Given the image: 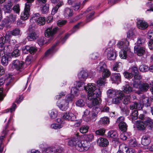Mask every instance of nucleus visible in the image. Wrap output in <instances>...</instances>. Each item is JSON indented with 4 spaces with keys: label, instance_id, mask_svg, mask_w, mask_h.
<instances>
[{
    "label": "nucleus",
    "instance_id": "0eeeda50",
    "mask_svg": "<svg viewBox=\"0 0 153 153\" xmlns=\"http://www.w3.org/2000/svg\"><path fill=\"white\" fill-rule=\"evenodd\" d=\"M62 117L63 119L66 120L74 121L77 120L76 116L72 113H64Z\"/></svg>",
    "mask_w": 153,
    "mask_h": 153
},
{
    "label": "nucleus",
    "instance_id": "ea45409f",
    "mask_svg": "<svg viewBox=\"0 0 153 153\" xmlns=\"http://www.w3.org/2000/svg\"><path fill=\"white\" fill-rule=\"evenodd\" d=\"M107 93L108 97L110 98H112L117 95V91L114 90L110 89L108 91Z\"/></svg>",
    "mask_w": 153,
    "mask_h": 153
},
{
    "label": "nucleus",
    "instance_id": "2f4dec72",
    "mask_svg": "<svg viewBox=\"0 0 153 153\" xmlns=\"http://www.w3.org/2000/svg\"><path fill=\"white\" fill-rule=\"evenodd\" d=\"M138 111L137 110H134L131 113L130 117L133 122V120H135L138 118Z\"/></svg>",
    "mask_w": 153,
    "mask_h": 153
},
{
    "label": "nucleus",
    "instance_id": "aec40b11",
    "mask_svg": "<svg viewBox=\"0 0 153 153\" xmlns=\"http://www.w3.org/2000/svg\"><path fill=\"white\" fill-rule=\"evenodd\" d=\"M88 76L86 71H82L78 75V77L80 80L84 81L86 79Z\"/></svg>",
    "mask_w": 153,
    "mask_h": 153
},
{
    "label": "nucleus",
    "instance_id": "c756f323",
    "mask_svg": "<svg viewBox=\"0 0 153 153\" xmlns=\"http://www.w3.org/2000/svg\"><path fill=\"white\" fill-rule=\"evenodd\" d=\"M2 56L1 59V62L2 64L4 66H6L8 64V56L7 54L4 53L3 55H0Z\"/></svg>",
    "mask_w": 153,
    "mask_h": 153
},
{
    "label": "nucleus",
    "instance_id": "052dcab7",
    "mask_svg": "<svg viewBox=\"0 0 153 153\" xmlns=\"http://www.w3.org/2000/svg\"><path fill=\"white\" fill-rule=\"evenodd\" d=\"M94 12L93 11L91 13L88 15L87 16L86 21L87 22L90 21L93 19V16Z\"/></svg>",
    "mask_w": 153,
    "mask_h": 153
},
{
    "label": "nucleus",
    "instance_id": "f8f14e48",
    "mask_svg": "<svg viewBox=\"0 0 153 153\" xmlns=\"http://www.w3.org/2000/svg\"><path fill=\"white\" fill-rule=\"evenodd\" d=\"M13 80L11 76L9 74L7 75L4 78L0 79V86L2 85L5 82L6 85H9Z\"/></svg>",
    "mask_w": 153,
    "mask_h": 153
},
{
    "label": "nucleus",
    "instance_id": "a18cd8bd",
    "mask_svg": "<svg viewBox=\"0 0 153 153\" xmlns=\"http://www.w3.org/2000/svg\"><path fill=\"white\" fill-rule=\"evenodd\" d=\"M49 114L51 118L55 119L57 116V112L55 110H52L50 111Z\"/></svg>",
    "mask_w": 153,
    "mask_h": 153
},
{
    "label": "nucleus",
    "instance_id": "6e6552de",
    "mask_svg": "<svg viewBox=\"0 0 153 153\" xmlns=\"http://www.w3.org/2000/svg\"><path fill=\"white\" fill-rule=\"evenodd\" d=\"M105 52L107 54L108 58L110 60H114L116 59V53L113 48H107L105 51Z\"/></svg>",
    "mask_w": 153,
    "mask_h": 153
},
{
    "label": "nucleus",
    "instance_id": "7ed1b4c3",
    "mask_svg": "<svg viewBox=\"0 0 153 153\" xmlns=\"http://www.w3.org/2000/svg\"><path fill=\"white\" fill-rule=\"evenodd\" d=\"M129 42L126 39H122L118 43L117 45L119 48L123 49L120 55L122 59H125L127 56L131 57L133 55V53L131 52L128 48Z\"/></svg>",
    "mask_w": 153,
    "mask_h": 153
},
{
    "label": "nucleus",
    "instance_id": "774afa93",
    "mask_svg": "<svg viewBox=\"0 0 153 153\" xmlns=\"http://www.w3.org/2000/svg\"><path fill=\"white\" fill-rule=\"evenodd\" d=\"M140 84L139 81H134L133 84V87L134 88H139L140 90Z\"/></svg>",
    "mask_w": 153,
    "mask_h": 153
},
{
    "label": "nucleus",
    "instance_id": "49530a36",
    "mask_svg": "<svg viewBox=\"0 0 153 153\" xmlns=\"http://www.w3.org/2000/svg\"><path fill=\"white\" fill-rule=\"evenodd\" d=\"M12 34L15 36H19L21 35L22 32L19 28H16L12 31Z\"/></svg>",
    "mask_w": 153,
    "mask_h": 153
},
{
    "label": "nucleus",
    "instance_id": "393cba45",
    "mask_svg": "<svg viewBox=\"0 0 153 153\" xmlns=\"http://www.w3.org/2000/svg\"><path fill=\"white\" fill-rule=\"evenodd\" d=\"M38 35L35 31H33L29 32L27 39L30 41H32L36 39L38 37Z\"/></svg>",
    "mask_w": 153,
    "mask_h": 153
},
{
    "label": "nucleus",
    "instance_id": "4d7b16f0",
    "mask_svg": "<svg viewBox=\"0 0 153 153\" xmlns=\"http://www.w3.org/2000/svg\"><path fill=\"white\" fill-rule=\"evenodd\" d=\"M105 131V130L104 128H100L97 130L95 133L97 135H102L104 134Z\"/></svg>",
    "mask_w": 153,
    "mask_h": 153
},
{
    "label": "nucleus",
    "instance_id": "4c0bfd02",
    "mask_svg": "<svg viewBox=\"0 0 153 153\" xmlns=\"http://www.w3.org/2000/svg\"><path fill=\"white\" fill-rule=\"evenodd\" d=\"M49 5L48 4H46L42 7L41 11L43 14L48 13L49 10Z\"/></svg>",
    "mask_w": 153,
    "mask_h": 153
},
{
    "label": "nucleus",
    "instance_id": "4468645a",
    "mask_svg": "<svg viewBox=\"0 0 153 153\" xmlns=\"http://www.w3.org/2000/svg\"><path fill=\"white\" fill-rule=\"evenodd\" d=\"M57 104V106L62 111H65L66 110L68 107V102H66L65 100L58 101Z\"/></svg>",
    "mask_w": 153,
    "mask_h": 153
},
{
    "label": "nucleus",
    "instance_id": "4be33fe9",
    "mask_svg": "<svg viewBox=\"0 0 153 153\" xmlns=\"http://www.w3.org/2000/svg\"><path fill=\"white\" fill-rule=\"evenodd\" d=\"M123 97V98L121 99V100H123V104H121L120 108L121 110L124 112L127 109L126 105L128 103L129 100L128 99L125 97L124 94V97Z\"/></svg>",
    "mask_w": 153,
    "mask_h": 153
},
{
    "label": "nucleus",
    "instance_id": "5fc2aeb1",
    "mask_svg": "<svg viewBox=\"0 0 153 153\" xmlns=\"http://www.w3.org/2000/svg\"><path fill=\"white\" fill-rule=\"evenodd\" d=\"M39 16V14L36 13L33 14L32 17L30 19V21L31 23H33L34 21H36L38 18L37 17Z\"/></svg>",
    "mask_w": 153,
    "mask_h": 153
},
{
    "label": "nucleus",
    "instance_id": "f03ea898",
    "mask_svg": "<svg viewBox=\"0 0 153 153\" xmlns=\"http://www.w3.org/2000/svg\"><path fill=\"white\" fill-rule=\"evenodd\" d=\"M97 70L99 72H102V78H100L97 82L98 86L104 85L106 81L105 78L108 77L110 75L109 71L106 68V65L103 62H100L97 67Z\"/></svg>",
    "mask_w": 153,
    "mask_h": 153
},
{
    "label": "nucleus",
    "instance_id": "338daca9",
    "mask_svg": "<svg viewBox=\"0 0 153 153\" xmlns=\"http://www.w3.org/2000/svg\"><path fill=\"white\" fill-rule=\"evenodd\" d=\"M54 46L52 47L51 48H50L45 53V56H47L50 54H51L53 52V50L54 49Z\"/></svg>",
    "mask_w": 153,
    "mask_h": 153
},
{
    "label": "nucleus",
    "instance_id": "cd10ccee",
    "mask_svg": "<svg viewBox=\"0 0 153 153\" xmlns=\"http://www.w3.org/2000/svg\"><path fill=\"white\" fill-rule=\"evenodd\" d=\"M141 104H140L142 105L143 107V105L146 107L149 106L151 105V100L149 99V98L147 97H145L143 98L141 101Z\"/></svg>",
    "mask_w": 153,
    "mask_h": 153
},
{
    "label": "nucleus",
    "instance_id": "e433bc0d",
    "mask_svg": "<svg viewBox=\"0 0 153 153\" xmlns=\"http://www.w3.org/2000/svg\"><path fill=\"white\" fill-rule=\"evenodd\" d=\"M120 75L119 73L113 74H112L111 78L113 81H120Z\"/></svg>",
    "mask_w": 153,
    "mask_h": 153
},
{
    "label": "nucleus",
    "instance_id": "423d86ee",
    "mask_svg": "<svg viewBox=\"0 0 153 153\" xmlns=\"http://www.w3.org/2000/svg\"><path fill=\"white\" fill-rule=\"evenodd\" d=\"M58 29L57 27L52 28V26H51L47 28L45 32V35L46 37H50L52 36L55 34Z\"/></svg>",
    "mask_w": 153,
    "mask_h": 153
},
{
    "label": "nucleus",
    "instance_id": "ddd939ff",
    "mask_svg": "<svg viewBox=\"0 0 153 153\" xmlns=\"http://www.w3.org/2000/svg\"><path fill=\"white\" fill-rule=\"evenodd\" d=\"M117 95L118 97L112 99V102L114 104H117L120 102L122 98L124 97L123 92L121 91H117Z\"/></svg>",
    "mask_w": 153,
    "mask_h": 153
},
{
    "label": "nucleus",
    "instance_id": "473e14b6",
    "mask_svg": "<svg viewBox=\"0 0 153 153\" xmlns=\"http://www.w3.org/2000/svg\"><path fill=\"white\" fill-rule=\"evenodd\" d=\"M110 121L109 119L107 117H104L101 118L99 123V124L101 125H108Z\"/></svg>",
    "mask_w": 153,
    "mask_h": 153
},
{
    "label": "nucleus",
    "instance_id": "7c9ffc66",
    "mask_svg": "<svg viewBox=\"0 0 153 153\" xmlns=\"http://www.w3.org/2000/svg\"><path fill=\"white\" fill-rule=\"evenodd\" d=\"M12 4V2L10 1L7 4L4 6V9L5 13H10L11 12Z\"/></svg>",
    "mask_w": 153,
    "mask_h": 153
},
{
    "label": "nucleus",
    "instance_id": "680f3d73",
    "mask_svg": "<svg viewBox=\"0 0 153 153\" xmlns=\"http://www.w3.org/2000/svg\"><path fill=\"white\" fill-rule=\"evenodd\" d=\"M75 85H76V87L77 88H80L81 87H83L84 89V86H85L84 85V82H76Z\"/></svg>",
    "mask_w": 153,
    "mask_h": 153
},
{
    "label": "nucleus",
    "instance_id": "a211bd4d",
    "mask_svg": "<svg viewBox=\"0 0 153 153\" xmlns=\"http://www.w3.org/2000/svg\"><path fill=\"white\" fill-rule=\"evenodd\" d=\"M137 26L140 29L144 30L148 27V25L147 22L144 21L139 20L137 22Z\"/></svg>",
    "mask_w": 153,
    "mask_h": 153
},
{
    "label": "nucleus",
    "instance_id": "c85d7f7f",
    "mask_svg": "<svg viewBox=\"0 0 153 153\" xmlns=\"http://www.w3.org/2000/svg\"><path fill=\"white\" fill-rule=\"evenodd\" d=\"M129 107L131 110L137 109L140 110L142 108L143 106L142 105L136 102L131 104L130 105Z\"/></svg>",
    "mask_w": 153,
    "mask_h": 153
},
{
    "label": "nucleus",
    "instance_id": "a878e982",
    "mask_svg": "<svg viewBox=\"0 0 153 153\" xmlns=\"http://www.w3.org/2000/svg\"><path fill=\"white\" fill-rule=\"evenodd\" d=\"M98 143H99V145L102 147L106 146L108 144V140L105 138L102 137L99 139Z\"/></svg>",
    "mask_w": 153,
    "mask_h": 153
},
{
    "label": "nucleus",
    "instance_id": "5701e85b",
    "mask_svg": "<svg viewBox=\"0 0 153 153\" xmlns=\"http://www.w3.org/2000/svg\"><path fill=\"white\" fill-rule=\"evenodd\" d=\"M63 15L65 18H68L72 16L73 15V10L68 7L65 8Z\"/></svg>",
    "mask_w": 153,
    "mask_h": 153
},
{
    "label": "nucleus",
    "instance_id": "6ab92c4d",
    "mask_svg": "<svg viewBox=\"0 0 153 153\" xmlns=\"http://www.w3.org/2000/svg\"><path fill=\"white\" fill-rule=\"evenodd\" d=\"M135 51L137 55L139 56H141L146 53V49L144 47H138L134 48Z\"/></svg>",
    "mask_w": 153,
    "mask_h": 153
},
{
    "label": "nucleus",
    "instance_id": "a19ab883",
    "mask_svg": "<svg viewBox=\"0 0 153 153\" xmlns=\"http://www.w3.org/2000/svg\"><path fill=\"white\" fill-rule=\"evenodd\" d=\"M119 127L120 129L123 132H125L127 129V126L125 122L119 124Z\"/></svg>",
    "mask_w": 153,
    "mask_h": 153
},
{
    "label": "nucleus",
    "instance_id": "c9c22d12",
    "mask_svg": "<svg viewBox=\"0 0 153 153\" xmlns=\"http://www.w3.org/2000/svg\"><path fill=\"white\" fill-rule=\"evenodd\" d=\"M10 37V36L6 33L5 36L1 37L0 39V42L1 43H3L5 45H6V43L8 42V39Z\"/></svg>",
    "mask_w": 153,
    "mask_h": 153
},
{
    "label": "nucleus",
    "instance_id": "1a4fd4ad",
    "mask_svg": "<svg viewBox=\"0 0 153 153\" xmlns=\"http://www.w3.org/2000/svg\"><path fill=\"white\" fill-rule=\"evenodd\" d=\"M24 65V63L22 61L16 60L13 61L12 67L17 70H20L22 69Z\"/></svg>",
    "mask_w": 153,
    "mask_h": 153
},
{
    "label": "nucleus",
    "instance_id": "58836bf2",
    "mask_svg": "<svg viewBox=\"0 0 153 153\" xmlns=\"http://www.w3.org/2000/svg\"><path fill=\"white\" fill-rule=\"evenodd\" d=\"M118 136L117 133L115 131L111 130L109 131L108 134V137L113 138H116Z\"/></svg>",
    "mask_w": 153,
    "mask_h": 153
},
{
    "label": "nucleus",
    "instance_id": "20e7f679",
    "mask_svg": "<svg viewBox=\"0 0 153 153\" xmlns=\"http://www.w3.org/2000/svg\"><path fill=\"white\" fill-rule=\"evenodd\" d=\"M84 89L88 93V99L91 100L95 95L96 97H100L101 92L99 89L96 88L95 85L94 83H89L87 87L84 86Z\"/></svg>",
    "mask_w": 153,
    "mask_h": 153
},
{
    "label": "nucleus",
    "instance_id": "f704fd0d",
    "mask_svg": "<svg viewBox=\"0 0 153 153\" xmlns=\"http://www.w3.org/2000/svg\"><path fill=\"white\" fill-rule=\"evenodd\" d=\"M46 18L45 17H40L35 21L39 25H43L45 24Z\"/></svg>",
    "mask_w": 153,
    "mask_h": 153
},
{
    "label": "nucleus",
    "instance_id": "0e129e2a",
    "mask_svg": "<svg viewBox=\"0 0 153 153\" xmlns=\"http://www.w3.org/2000/svg\"><path fill=\"white\" fill-rule=\"evenodd\" d=\"M73 97L74 96L72 95L69 94L67 96L66 100L65 101H66V102H68V104L69 102L72 101Z\"/></svg>",
    "mask_w": 153,
    "mask_h": 153
},
{
    "label": "nucleus",
    "instance_id": "bf43d9fd",
    "mask_svg": "<svg viewBox=\"0 0 153 153\" xmlns=\"http://www.w3.org/2000/svg\"><path fill=\"white\" fill-rule=\"evenodd\" d=\"M85 105V102L82 100H79L77 101L76 102V106L79 107H82Z\"/></svg>",
    "mask_w": 153,
    "mask_h": 153
},
{
    "label": "nucleus",
    "instance_id": "69168bd1",
    "mask_svg": "<svg viewBox=\"0 0 153 153\" xmlns=\"http://www.w3.org/2000/svg\"><path fill=\"white\" fill-rule=\"evenodd\" d=\"M125 77L127 78H131L133 77L132 74L127 71H125L123 73Z\"/></svg>",
    "mask_w": 153,
    "mask_h": 153
},
{
    "label": "nucleus",
    "instance_id": "603ef678",
    "mask_svg": "<svg viewBox=\"0 0 153 153\" xmlns=\"http://www.w3.org/2000/svg\"><path fill=\"white\" fill-rule=\"evenodd\" d=\"M51 127L52 128L55 129H58L62 128V125L61 124H59L54 123L51 125Z\"/></svg>",
    "mask_w": 153,
    "mask_h": 153
},
{
    "label": "nucleus",
    "instance_id": "de8ad7c7",
    "mask_svg": "<svg viewBox=\"0 0 153 153\" xmlns=\"http://www.w3.org/2000/svg\"><path fill=\"white\" fill-rule=\"evenodd\" d=\"M145 39L143 37H140L138 38L137 45L139 46L142 45L145 42Z\"/></svg>",
    "mask_w": 153,
    "mask_h": 153
},
{
    "label": "nucleus",
    "instance_id": "3c124183",
    "mask_svg": "<svg viewBox=\"0 0 153 153\" xmlns=\"http://www.w3.org/2000/svg\"><path fill=\"white\" fill-rule=\"evenodd\" d=\"M20 51L17 49H15L11 53V55L13 57H17L20 55Z\"/></svg>",
    "mask_w": 153,
    "mask_h": 153
},
{
    "label": "nucleus",
    "instance_id": "6e6d98bb",
    "mask_svg": "<svg viewBox=\"0 0 153 153\" xmlns=\"http://www.w3.org/2000/svg\"><path fill=\"white\" fill-rule=\"evenodd\" d=\"M67 22V21L65 20H58L57 22V25L59 27H62L63 25H65Z\"/></svg>",
    "mask_w": 153,
    "mask_h": 153
},
{
    "label": "nucleus",
    "instance_id": "79ce46f5",
    "mask_svg": "<svg viewBox=\"0 0 153 153\" xmlns=\"http://www.w3.org/2000/svg\"><path fill=\"white\" fill-rule=\"evenodd\" d=\"M7 19H8V22H13L16 20V16L15 14H11L9 16H7Z\"/></svg>",
    "mask_w": 153,
    "mask_h": 153
},
{
    "label": "nucleus",
    "instance_id": "f257e3e1",
    "mask_svg": "<svg viewBox=\"0 0 153 153\" xmlns=\"http://www.w3.org/2000/svg\"><path fill=\"white\" fill-rule=\"evenodd\" d=\"M80 137L79 133H77L68 142L70 146H75L76 149L80 152L86 151L90 147V143L86 141L80 140Z\"/></svg>",
    "mask_w": 153,
    "mask_h": 153
},
{
    "label": "nucleus",
    "instance_id": "37998d69",
    "mask_svg": "<svg viewBox=\"0 0 153 153\" xmlns=\"http://www.w3.org/2000/svg\"><path fill=\"white\" fill-rule=\"evenodd\" d=\"M55 147H50L46 148L43 151V153H55Z\"/></svg>",
    "mask_w": 153,
    "mask_h": 153
},
{
    "label": "nucleus",
    "instance_id": "e2e57ef3",
    "mask_svg": "<svg viewBox=\"0 0 153 153\" xmlns=\"http://www.w3.org/2000/svg\"><path fill=\"white\" fill-rule=\"evenodd\" d=\"M81 3L79 2H77L73 6V8L75 10H78L80 8Z\"/></svg>",
    "mask_w": 153,
    "mask_h": 153
},
{
    "label": "nucleus",
    "instance_id": "dca6fc26",
    "mask_svg": "<svg viewBox=\"0 0 153 153\" xmlns=\"http://www.w3.org/2000/svg\"><path fill=\"white\" fill-rule=\"evenodd\" d=\"M99 97H96L95 95L94 98H93L91 100L93 99L91 103H88V106L89 108H91L93 106L100 104V103L101 102V99Z\"/></svg>",
    "mask_w": 153,
    "mask_h": 153
},
{
    "label": "nucleus",
    "instance_id": "13d9d810",
    "mask_svg": "<svg viewBox=\"0 0 153 153\" xmlns=\"http://www.w3.org/2000/svg\"><path fill=\"white\" fill-rule=\"evenodd\" d=\"M79 90L76 87H73L71 89V93L73 94L77 95L79 93Z\"/></svg>",
    "mask_w": 153,
    "mask_h": 153
},
{
    "label": "nucleus",
    "instance_id": "2eb2a0df",
    "mask_svg": "<svg viewBox=\"0 0 153 153\" xmlns=\"http://www.w3.org/2000/svg\"><path fill=\"white\" fill-rule=\"evenodd\" d=\"M23 51L24 53H26L27 52H29L30 54H34L37 51V49L35 47L27 46L23 49Z\"/></svg>",
    "mask_w": 153,
    "mask_h": 153
},
{
    "label": "nucleus",
    "instance_id": "412c9836",
    "mask_svg": "<svg viewBox=\"0 0 153 153\" xmlns=\"http://www.w3.org/2000/svg\"><path fill=\"white\" fill-rule=\"evenodd\" d=\"M10 46L7 45H5L3 43L0 42V54L3 55L6 53L9 49V47Z\"/></svg>",
    "mask_w": 153,
    "mask_h": 153
},
{
    "label": "nucleus",
    "instance_id": "72a5a7b5",
    "mask_svg": "<svg viewBox=\"0 0 153 153\" xmlns=\"http://www.w3.org/2000/svg\"><path fill=\"white\" fill-rule=\"evenodd\" d=\"M134 90L132 89V88L128 85H125L123 87V91L126 94H129Z\"/></svg>",
    "mask_w": 153,
    "mask_h": 153
},
{
    "label": "nucleus",
    "instance_id": "f3484780",
    "mask_svg": "<svg viewBox=\"0 0 153 153\" xmlns=\"http://www.w3.org/2000/svg\"><path fill=\"white\" fill-rule=\"evenodd\" d=\"M142 144L145 146L148 145L150 143V136L148 134L143 135L142 139Z\"/></svg>",
    "mask_w": 153,
    "mask_h": 153
},
{
    "label": "nucleus",
    "instance_id": "b1692460",
    "mask_svg": "<svg viewBox=\"0 0 153 153\" xmlns=\"http://www.w3.org/2000/svg\"><path fill=\"white\" fill-rule=\"evenodd\" d=\"M146 127H147L149 129H153V120L149 117H147L144 121Z\"/></svg>",
    "mask_w": 153,
    "mask_h": 153
},
{
    "label": "nucleus",
    "instance_id": "39448f33",
    "mask_svg": "<svg viewBox=\"0 0 153 153\" xmlns=\"http://www.w3.org/2000/svg\"><path fill=\"white\" fill-rule=\"evenodd\" d=\"M31 5V4L26 3L25 4L24 10L22 12L21 15V18L23 20H26L29 16V13L30 10V7Z\"/></svg>",
    "mask_w": 153,
    "mask_h": 153
},
{
    "label": "nucleus",
    "instance_id": "864d4df0",
    "mask_svg": "<svg viewBox=\"0 0 153 153\" xmlns=\"http://www.w3.org/2000/svg\"><path fill=\"white\" fill-rule=\"evenodd\" d=\"M45 39L44 37L40 38L37 40V43L40 46H42L44 44Z\"/></svg>",
    "mask_w": 153,
    "mask_h": 153
},
{
    "label": "nucleus",
    "instance_id": "8fccbe9b",
    "mask_svg": "<svg viewBox=\"0 0 153 153\" xmlns=\"http://www.w3.org/2000/svg\"><path fill=\"white\" fill-rule=\"evenodd\" d=\"M148 66L145 65H141L139 67V70L142 72H146L149 70Z\"/></svg>",
    "mask_w": 153,
    "mask_h": 153
},
{
    "label": "nucleus",
    "instance_id": "bb28decb",
    "mask_svg": "<svg viewBox=\"0 0 153 153\" xmlns=\"http://www.w3.org/2000/svg\"><path fill=\"white\" fill-rule=\"evenodd\" d=\"M136 122L137 127L139 130L143 131L145 129L146 126L145 125L144 121H137Z\"/></svg>",
    "mask_w": 153,
    "mask_h": 153
},
{
    "label": "nucleus",
    "instance_id": "9b49d317",
    "mask_svg": "<svg viewBox=\"0 0 153 153\" xmlns=\"http://www.w3.org/2000/svg\"><path fill=\"white\" fill-rule=\"evenodd\" d=\"M97 118V114L94 112H92L91 117L90 115L82 117L83 119L86 122L89 121L94 122L96 120Z\"/></svg>",
    "mask_w": 153,
    "mask_h": 153
},
{
    "label": "nucleus",
    "instance_id": "c03bdc74",
    "mask_svg": "<svg viewBox=\"0 0 153 153\" xmlns=\"http://www.w3.org/2000/svg\"><path fill=\"white\" fill-rule=\"evenodd\" d=\"M85 138L86 140L85 141L88 142L89 143V141H91L94 138V136L92 133L90 134L85 135Z\"/></svg>",
    "mask_w": 153,
    "mask_h": 153
},
{
    "label": "nucleus",
    "instance_id": "9d476101",
    "mask_svg": "<svg viewBox=\"0 0 153 153\" xmlns=\"http://www.w3.org/2000/svg\"><path fill=\"white\" fill-rule=\"evenodd\" d=\"M150 88L149 85L147 83L143 82L140 85L139 91H136L135 93L138 94H141V92H146Z\"/></svg>",
    "mask_w": 153,
    "mask_h": 153
},
{
    "label": "nucleus",
    "instance_id": "09e8293b",
    "mask_svg": "<svg viewBox=\"0 0 153 153\" xmlns=\"http://www.w3.org/2000/svg\"><path fill=\"white\" fill-rule=\"evenodd\" d=\"M89 127L88 126H83L80 129V131L82 133H85L88 131Z\"/></svg>",
    "mask_w": 153,
    "mask_h": 153
}]
</instances>
